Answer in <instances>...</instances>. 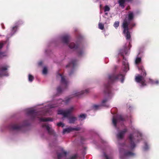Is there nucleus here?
Wrapping results in <instances>:
<instances>
[{"mask_svg": "<svg viewBox=\"0 0 159 159\" xmlns=\"http://www.w3.org/2000/svg\"><path fill=\"white\" fill-rule=\"evenodd\" d=\"M118 67V66H114L113 72L109 74L108 75V83L104 85V94L107 95L109 98H111L113 95L111 90V84L115 82L119 81H120L122 83H123L124 81L125 75L121 73L118 74L116 73V71Z\"/></svg>", "mask_w": 159, "mask_h": 159, "instance_id": "1", "label": "nucleus"}, {"mask_svg": "<svg viewBox=\"0 0 159 159\" xmlns=\"http://www.w3.org/2000/svg\"><path fill=\"white\" fill-rule=\"evenodd\" d=\"M129 23L127 21L126 19H125L124 20L122 25V27L123 29V33L125 35L126 39L127 40H130L131 37L129 30L132 29L136 25L135 23H132L129 26Z\"/></svg>", "mask_w": 159, "mask_h": 159, "instance_id": "2", "label": "nucleus"}, {"mask_svg": "<svg viewBox=\"0 0 159 159\" xmlns=\"http://www.w3.org/2000/svg\"><path fill=\"white\" fill-rule=\"evenodd\" d=\"M139 69L143 70V71L145 72L144 74L141 73V75H138L136 76L135 78V80L137 83H141L142 86H145L146 85V84L145 83V80H144V78L146 75V73L144 69L143 66H141L139 67Z\"/></svg>", "mask_w": 159, "mask_h": 159, "instance_id": "3", "label": "nucleus"}, {"mask_svg": "<svg viewBox=\"0 0 159 159\" xmlns=\"http://www.w3.org/2000/svg\"><path fill=\"white\" fill-rule=\"evenodd\" d=\"M69 47L71 49L75 50H77V54L79 56H81L84 53V48H79V45L75 44L74 43H71L69 45Z\"/></svg>", "mask_w": 159, "mask_h": 159, "instance_id": "4", "label": "nucleus"}, {"mask_svg": "<svg viewBox=\"0 0 159 159\" xmlns=\"http://www.w3.org/2000/svg\"><path fill=\"white\" fill-rule=\"evenodd\" d=\"M29 123L27 120H25L23 122L22 126H20L16 124H11L9 126V128L12 130H20L22 127L24 126H27L29 125Z\"/></svg>", "mask_w": 159, "mask_h": 159, "instance_id": "5", "label": "nucleus"}, {"mask_svg": "<svg viewBox=\"0 0 159 159\" xmlns=\"http://www.w3.org/2000/svg\"><path fill=\"white\" fill-rule=\"evenodd\" d=\"M74 110V107H70L66 111L60 110L58 111V114L62 115L64 117H68Z\"/></svg>", "mask_w": 159, "mask_h": 159, "instance_id": "6", "label": "nucleus"}, {"mask_svg": "<svg viewBox=\"0 0 159 159\" xmlns=\"http://www.w3.org/2000/svg\"><path fill=\"white\" fill-rule=\"evenodd\" d=\"M28 115L31 116L32 119H34L35 117L39 118L40 116L45 115V114H42L41 112H35V111L33 110H29L27 112Z\"/></svg>", "mask_w": 159, "mask_h": 159, "instance_id": "7", "label": "nucleus"}, {"mask_svg": "<svg viewBox=\"0 0 159 159\" xmlns=\"http://www.w3.org/2000/svg\"><path fill=\"white\" fill-rule=\"evenodd\" d=\"M124 118L121 115H117L116 116H113L112 119V122L115 128L117 127V123L118 121H124Z\"/></svg>", "mask_w": 159, "mask_h": 159, "instance_id": "8", "label": "nucleus"}, {"mask_svg": "<svg viewBox=\"0 0 159 159\" xmlns=\"http://www.w3.org/2000/svg\"><path fill=\"white\" fill-rule=\"evenodd\" d=\"M127 131L126 128L124 129L123 130L120 131L116 134V137L118 139H122L124 138L126 133Z\"/></svg>", "mask_w": 159, "mask_h": 159, "instance_id": "9", "label": "nucleus"}, {"mask_svg": "<svg viewBox=\"0 0 159 159\" xmlns=\"http://www.w3.org/2000/svg\"><path fill=\"white\" fill-rule=\"evenodd\" d=\"M129 140L130 148L131 150H133L136 147V145L134 140L133 135L132 134H130L129 137Z\"/></svg>", "mask_w": 159, "mask_h": 159, "instance_id": "10", "label": "nucleus"}, {"mask_svg": "<svg viewBox=\"0 0 159 159\" xmlns=\"http://www.w3.org/2000/svg\"><path fill=\"white\" fill-rule=\"evenodd\" d=\"M76 64V60H73L68 65L66 66V67H70L72 69V70L69 73V75H70L73 73V69H74L75 66Z\"/></svg>", "mask_w": 159, "mask_h": 159, "instance_id": "11", "label": "nucleus"}, {"mask_svg": "<svg viewBox=\"0 0 159 159\" xmlns=\"http://www.w3.org/2000/svg\"><path fill=\"white\" fill-rule=\"evenodd\" d=\"M58 75L61 78V84L64 85V88H66L67 86L68 82L66 80L65 77L63 76L61 74L59 73Z\"/></svg>", "mask_w": 159, "mask_h": 159, "instance_id": "12", "label": "nucleus"}, {"mask_svg": "<svg viewBox=\"0 0 159 159\" xmlns=\"http://www.w3.org/2000/svg\"><path fill=\"white\" fill-rule=\"evenodd\" d=\"M42 126L43 128H46L48 133L50 135L53 134L54 133L53 130L48 125V124H43Z\"/></svg>", "mask_w": 159, "mask_h": 159, "instance_id": "13", "label": "nucleus"}, {"mask_svg": "<svg viewBox=\"0 0 159 159\" xmlns=\"http://www.w3.org/2000/svg\"><path fill=\"white\" fill-rule=\"evenodd\" d=\"M70 39V36L69 35H64L61 37V40L62 42L67 45L68 44Z\"/></svg>", "mask_w": 159, "mask_h": 159, "instance_id": "14", "label": "nucleus"}, {"mask_svg": "<svg viewBox=\"0 0 159 159\" xmlns=\"http://www.w3.org/2000/svg\"><path fill=\"white\" fill-rule=\"evenodd\" d=\"M127 47H125L124 49H121L120 51V52L119 54L121 55L123 57V59L124 60H126V58L125 57L124 55V54H127Z\"/></svg>", "mask_w": 159, "mask_h": 159, "instance_id": "15", "label": "nucleus"}, {"mask_svg": "<svg viewBox=\"0 0 159 159\" xmlns=\"http://www.w3.org/2000/svg\"><path fill=\"white\" fill-rule=\"evenodd\" d=\"M67 118H68L69 123L70 124H74L75 121L77 120V117L73 116H69Z\"/></svg>", "mask_w": 159, "mask_h": 159, "instance_id": "16", "label": "nucleus"}, {"mask_svg": "<svg viewBox=\"0 0 159 159\" xmlns=\"http://www.w3.org/2000/svg\"><path fill=\"white\" fill-rule=\"evenodd\" d=\"M124 155L126 157H133L134 156L135 154L131 152L128 151L125 152Z\"/></svg>", "mask_w": 159, "mask_h": 159, "instance_id": "17", "label": "nucleus"}, {"mask_svg": "<svg viewBox=\"0 0 159 159\" xmlns=\"http://www.w3.org/2000/svg\"><path fill=\"white\" fill-rule=\"evenodd\" d=\"M134 16L133 12L129 11L128 14V20L131 21L133 19Z\"/></svg>", "mask_w": 159, "mask_h": 159, "instance_id": "18", "label": "nucleus"}, {"mask_svg": "<svg viewBox=\"0 0 159 159\" xmlns=\"http://www.w3.org/2000/svg\"><path fill=\"white\" fill-rule=\"evenodd\" d=\"M108 98H105L103 99L102 102V106L106 107H109V105L108 104H106V103L108 101Z\"/></svg>", "mask_w": 159, "mask_h": 159, "instance_id": "19", "label": "nucleus"}, {"mask_svg": "<svg viewBox=\"0 0 159 159\" xmlns=\"http://www.w3.org/2000/svg\"><path fill=\"white\" fill-rule=\"evenodd\" d=\"M88 90H83L80 92H78L75 93V96L79 97L80 95L83 94L85 93H88Z\"/></svg>", "mask_w": 159, "mask_h": 159, "instance_id": "20", "label": "nucleus"}, {"mask_svg": "<svg viewBox=\"0 0 159 159\" xmlns=\"http://www.w3.org/2000/svg\"><path fill=\"white\" fill-rule=\"evenodd\" d=\"M8 67V66H5L2 67L1 68V70H0V76H1L2 75H8L7 74L3 75L2 74L3 71H4V70H7V69Z\"/></svg>", "mask_w": 159, "mask_h": 159, "instance_id": "21", "label": "nucleus"}, {"mask_svg": "<svg viewBox=\"0 0 159 159\" xmlns=\"http://www.w3.org/2000/svg\"><path fill=\"white\" fill-rule=\"evenodd\" d=\"M72 127H69L66 129H65L63 130V134H65L66 133H69L72 131Z\"/></svg>", "mask_w": 159, "mask_h": 159, "instance_id": "22", "label": "nucleus"}, {"mask_svg": "<svg viewBox=\"0 0 159 159\" xmlns=\"http://www.w3.org/2000/svg\"><path fill=\"white\" fill-rule=\"evenodd\" d=\"M39 120L41 121H52L53 120L52 119L50 118H40Z\"/></svg>", "mask_w": 159, "mask_h": 159, "instance_id": "23", "label": "nucleus"}, {"mask_svg": "<svg viewBox=\"0 0 159 159\" xmlns=\"http://www.w3.org/2000/svg\"><path fill=\"white\" fill-rule=\"evenodd\" d=\"M17 27L16 26H15L13 27L11 30V36L13 34H15V33L16 32V30L17 29Z\"/></svg>", "mask_w": 159, "mask_h": 159, "instance_id": "24", "label": "nucleus"}, {"mask_svg": "<svg viewBox=\"0 0 159 159\" xmlns=\"http://www.w3.org/2000/svg\"><path fill=\"white\" fill-rule=\"evenodd\" d=\"M70 99H71V98H66V99L65 101H63V100L62 101H61V100H59V101H60V102H64L66 103V104H67L69 102V101H70Z\"/></svg>", "mask_w": 159, "mask_h": 159, "instance_id": "25", "label": "nucleus"}, {"mask_svg": "<svg viewBox=\"0 0 159 159\" xmlns=\"http://www.w3.org/2000/svg\"><path fill=\"white\" fill-rule=\"evenodd\" d=\"M141 59L140 57H137L135 61V62L136 64H138L141 62Z\"/></svg>", "mask_w": 159, "mask_h": 159, "instance_id": "26", "label": "nucleus"}, {"mask_svg": "<svg viewBox=\"0 0 159 159\" xmlns=\"http://www.w3.org/2000/svg\"><path fill=\"white\" fill-rule=\"evenodd\" d=\"M98 27L100 29L103 30L104 29V25L102 23H99L98 24Z\"/></svg>", "mask_w": 159, "mask_h": 159, "instance_id": "27", "label": "nucleus"}, {"mask_svg": "<svg viewBox=\"0 0 159 159\" xmlns=\"http://www.w3.org/2000/svg\"><path fill=\"white\" fill-rule=\"evenodd\" d=\"M34 77L30 74L29 75V80L30 82H32L34 79Z\"/></svg>", "mask_w": 159, "mask_h": 159, "instance_id": "28", "label": "nucleus"}, {"mask_svg": "<svg viewBox=\"0 0 159 159\" xmlns=\"http://www.w3.org/2000/svg\"><path fill=\"white\" fill-rule=\"evenodd\" d=\"M110 10V8L107 5H106L104 7V11L106 12Z\"/></svg>", "mask_w": 159, "mask_h": 159, "instance_id": "29", "label": "nucleus"}, {"mask_svg": "<svg viewBox=\"0 0 159 159\" xmlns=\"http://www.w3.org/2000/svg\"><path fill=\"white\" fill-rule=\"evenodd\" d=\"M119 22L118 21H116L114 24V26L116 28H117L119 26Z\"/></svg>", "mask_w": 159, "mask_h": 159, "instance_id": "30", "label": "nucleus"}, {"mask_svg": "<svg viewBox=\"0 0 159 159\" xmlns=\"http://www.w3.org/2000/svg\"><path fill=\"white\" fill-rule=\"evenodd\" d=\"M43 74H46L47 73V69L46 67H44L43 70Z\"/></svg>", "mask_w": 159, "mask_h": 159, "instance_id": "31", "label": "nucleus"}, {"mask_svg": "<svg viewBox=\"0 0 159 159\" xmlns=\"http://www.w3.org/2000/svg\"><path fill=\"white\" fill-rule=\"evenodd\" d=\"M100 106V105H94L93 106V107L94 109L95 110H97L98 109V108Z\"/></svg>", "mask_w": 159, "mask_h": 159, "instance_id": "32", "label": "nucleus"}, {"mask_svg": "<svg viewBox=\"0 0 159 159\" xmlns=\"http://www.w3.org/2000/svg\"><path fill=\"white\" fill-rule=\"evenodd\" d=\"M57 91L58 93H61L62 91V89L61 86H59L57 88Z\"/></svg>", "mask_w": 159, "mask_h": 159, "instance_id": "33", "label": "nucleus"}, {"mask_svg": "<svg viewBox=\"0 0 159 159\" xmlns=\"http://www.w3.org/2000/svg\"><path fill=\"white\" fill-rule=\"evenodd\" d=\"M57 125L58 126H61L62 127H63L64 126V124L61 122L57 123Z\"/></svg>", "mask_w": 159, "mask_h": 159, "instance_id": "34", "label": "nucleus"}, {"mask_svg": "<svg viewBox=\"0 0 159 159\" xmlns=\"http://www.w3.org/2000/svg\"><path fill=\"white\" fill-rule=\"evenodd\" d=\"M86 115L84 114H82L81 115H80L79 116V118H83V119H84L85 118Z\"/></svg>", "mask_w": 159, "mask_h": 159, "instance_id": "35", "label": "nucleus"}, {"mask_svg": "<svg viewBox=\"0 0 159 159\" xmlns=\"http://www.w3.org/2000/svg\"><path fill=\"white\" fill-rule=\"evenodd\" d=\"M148 148V146L147 144V143H145V146L144 147L143 149L144 150H147Z\"/></svg>", "mask_w": 159, "mask_h": 159, "instance_id": "36", "label": "nucleus"}, {"mask_svg": "<svg viewBox=\"0 0 159 159\" xmlns=\"http://www.w3.org/2000/svg\"><path fill=\"white\" fill-rule=\"evenodd\" d=\"M80 127H77L75 128H72V131L75 130L79 131L80 130Z\"/></svg>", "mask_w": 159, "mask_h": 159, "instance_id": "37", "label": "nucleus"}, {"mask_svg": "<svg viewBox=\"0 0 159 159\" xmlns=\"http://www.w3.org/2000/svg\"><path fill=\"white\" fill-rule=\"evenodd\" d=\"M149 83L150 84H154V81L151 79H149Z\"/></svg>", "mask_w": 159, "mask_h": 159, "instance_id": "38", "label": "nucleus"}, {"mask_svg": "<svg viewBox=\"0 0 159 159\" xmlns=\"http://www.w3.org/2000/svg\"><path fill=\"white\" fill-rule=\"evenodd\" d=\"M3 43H0V49H1L3 47Z\"/></svg>", "mask_w": 159, "mask_h": 159, "instance_id": "39", "label": "nucleus"}, {"mask_svg": "<svg viewBox=\"0 0 159 159\" xmlns=\"http://www.w3.org/2000/svg\"><path fill=\"white\" fill-rule=\"evenodd\" d=\"M4 53V52L0 51V57L4 56V55H3Z\"/></svg>", "mask_w": 159, "mask_h": 159, "instance_id": "40", "label": "nucleus"}, {"mask_svg": "<svg viewBox=\"0 0 159 159\" xmlns=\"http://www.w3.org/2000/svg\"><path fill=\"white\" fill-rule=\"evenodd\" d=\"M138 68H139V67H138ZM139 70H140L141 71V73H142L143 74H144V72L143 71V70H142V69H139Z\"/></svg>", "mask_w": 159, "mask_h": 159, "instance_id": "41", "label": "nucleus"}, {"mask_svg": "<svg viewBox=\"0 0 159 159\" xmlns=\"http://www.w3.org/2000/svg\"><path fill=\"white\" fill-rule=\"evenodd\" d=\"M105 157H106V158L107 159H109V157H108L107 155H105Z\"/></svg>", "mask_w": 159, "mask_h": 159, "instance_id": "42", "label": "nucleus"}, {"mask_svg": "<svg viewBox=\"0 0 159 159\" xmlns=\"http://www.w3.org/2000/svg\"><path fill=\"white\" fill-rule=\"evenodd\" d=\"M123 64L124 65H125L126 64V62H125L124 61H123Z\"/></svg>", "mask_w": 159, "mask_h": 159, "instance_id": "43", "label": "nucleus"}, {"mask_svg": "<svg viewBox=\"0 0 159 159\" xmlns=\"http://www.w3.org/2000/svg\"><path fill=\"white\" fill-rule=\"evenodd\" d=\"M158 81H154V84H158Z\"/></svg>", "mask_w": 159, "mask_h": 159, "instance_id": "44", "label": "nucleus"}, {"mask_svg": "<svg viewBox=\"0 0 159 159\" xmlns=\"http://www.w3.org/2000/svg\"><path fill=\"white\" fill-rule=\"evenodd\" d=\"M129 9H130V7H126V10H128Z\"/></svg>", "mask_w": 159, "mask_h": 159, "instance_id": "45", "label": "nucleus"}, {"mask_svg": "<svg viewBox=\"0 0 159 159\" xmlns=\"http://www.w3.org/2000/svg\"><path fill=\"white\" fill-rule=\"evenodd\" d=\"M59 105H56L55 106H52L51 107H56L58 106Z\"/></svg>", "mask_w": 159, "mask_h": 159, "instance_id": "46", "label": "nucleus"}, {"mask_svg": "<svg viewBox=\"0 0 159 159\" xmlns=\"http://www.w3.org/2000/svg\"><path fill=\"white\" fill-rule=\"evenodd\" d=\"M2 28H3V29H5V27L4 26H2Z\"/></svg>", "mask_w": 159, "mask_h": 159, "instance_id": "47", "label": "nucleus"}, {"mask_svg": "<svg viewBox=\"0 0 159 159\" xmlns=\"http://www.w3.org/2000/svg\"><path fill=\"white\" fill-rule=\"evenodd\" d=\"M105 15H107V13L106 12V13H105Z\"/></svg>", "mask_w": 159, "mask_h": 159, "instance_id": "48", "label": "nucleus"}, {"mask_svg": "<svg viewBox=\"0 0 159 159\" xmlns=\"http://www.w3.org/2000/svg\"><path fill=\"white\" fill-rule=\"evenodd\" d=\"M120 158H121V159H122V157L121 156H120Z\"/></svg>", "mask_w": 159, "mask_h": 159, "instance_id": "49", "label": "nucleus"}, {"mask_svg": "<svg viewBox=\"0 0 159 159\" xmlns=\"http://www.w3.org/2000/svg\"><path fill=\"white\" fill-rule=\"evenodd\" d=\"M120 152H121V150H120Z\"/></svg>", "mask_w": 159, "mask_h": 159, "instance_id": "50", "label": "nucleus"}]
</instances>
